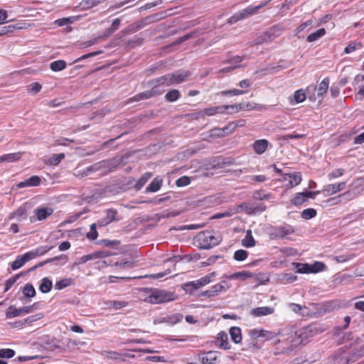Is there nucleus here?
<instances>
[{"instance_id": "obj_1", "label": "nucleus", "mask_w": 364, "mask_h": 364, "mask_svg": "<svg viewBox=\"0 0 364 364\" xmlns=\"http://www.w3.org/2000/svg\"><path fill=\"white\" fill-rule=\"evenodd\" d=\"M176 296L173 292L164 289H154L145 297L144 301L151 304H161L173 301Z\"/></svg>"}, {"instance_id": "obj_2", "label": "nucleus", "mask_w": 364, "mask_h": 364, "mask_svg": "<svg viewBox=\"0 0 364 364\" xmlns=\"http://www.w3.org/2000/svg\"><path fill=\"white\" fill-rule=\"evenodd\" d=\"M216 276L217 273L215 272H213L197 280L184 283L182 285V289L186 292L192 294L193 290L200 289V287H204L213 282Z\"/></svg>"}, {"instance_id": "obj_3", "label": "nucleus", "mask_w": 364, "mask_h": 364, "mask_svg": "<svg viewBox=\"0 0 364 364\" xmlns=\"http://www.w3.org/2000/svg\"><path fill=\"white\" fill-rule=\"evenodd\" d=\"M267 1L256 6H248L233 14L228 20L230 24H233L239 21L245 19L258 12V11L267 4Z\"/></svg>"}, {"instance_id": "obj_4", "label": "nucleus", "mask_w": 364, "mask_h": 364, "mask_svg": "<svg viewBox=\"0 0 364 364\" xmlns=\"http://www.w3.org/2000/svg\"><path fill=\"white\" fill-rule=\"evenodd\" d=\"M282 343L287 346L283 348V353H289L301 344L299 338L297 337L296 331H290L285 334L282 340H278L276 343Z\"/></svg>"}, {"instance_id": "obj_5", "label": "nucleus", "mask_w": 364, "mask_h": 364, "mask_svg": "<svg viewBox=\"0 0 364 364\" xmlns=\"http://www.w3.org/2000/svg\"><path fill=\"white\" fill-rule=\"evenodd\" d=\"M196 241L200 248L210 249L220 242V240L210 232H200L196 237Z\"/></svg>"}, {"instance_id": "obj_6", "label": "nucleus", "mask_w": 364, "mask_h": 364, "mask_svg": "<svg viewBox=\"0 0 364 364\" xmlns=\"http://www.w3.org/2000/svg\"><path fill=\"white\" fill-rule=\"evenodd\" d=\"M319 332V326L317 324H311L303 327L296 331L297 337L301 341V344L307 342L308 340Z\"/></svg>"}, {"instance_id": "obj_7", "label": "nucleus", "mask_w": 364, "mask_h": 364, "mask_svg": "<svg viewBox=\"0 0 364 364\" xmlns=\"http://www.w3.org/2000/svg\"><path fill=\"white\" fill-rule=\"evenodd\" d=\"M294 232V229L289 225H284L272 228L269 230V236L272 239H282Z\"/></svg>"}, {"instance_id": "obj_8", "label": "nucleus", "mask_w": 364, "mask_h": 364, "mask_svg": "<svg viewBox=\"0 0 364 364\" xmlns=\"http://www.w3.org/2000/svg\"><path fill=\"white\" fill-rule=\"evenodd\" d=\"M32 311L31 306H23L20 309H16L14 306H10L6 312V317L7 318H12L17 317L23 314H29Z\"/></svg>"}, {"instance_id": "obj_9", "label": "nucleus", "mask_w": 364, "mask_h": 364, "mask_svg": "<svg viewBox=\"0 0 364 364\" xmlns=\"http://www.w3.org/2000/svg\"><path fill=\"white\" fill-rule=\"evenodd\" d=\"M283 179L287 181L289 188L298 186L301 181V176L299 172H292L284 175Z\"/></svg>"}, {"instance_id": "obj_10", "label": "nucleus", "mask_w": 364, "mask_h": 364, "mask_svg": "<svg viewBox=\"0 0 364 364\" xmlns=\"http://www.w3.org/2000/svg\"><path fill=\"white\" fill-rule=\"evenodd\" d=\"M191 73L187 70H179L171 74V85H177L186 81L190 77Z\"/></svg>"}, {"instance_id": "obj_11", "label": "nucleus", "mask_w": 364, "mask_h": 364, "mask_svg": "<svg viewBox=\"0 0 364 364\" xmlns=\"http://www.w3.org/2000/svg\"><path fill=\"white\" fill-rule=\"evenodd\" d=\"M346 186V182H341L335 184H328L325 186L322 190L326 196L333 195L339 191L345 189Z\"/></svg>"}, {"instance_id": "obj_12", "label": "nucleus", "mask_w": 364, "mask_h": 364, "mask_svg": "<svg viewBox=\"0 0 364 364\" xmlns=\"http://www.w3.org/2000/svg\"><path fill=\"white\" fill-rule=\"evenodd\" d=\"M219 355V352L210 350L203 354L200 357V360L203 364H214L218 363Z\"/></svg>"}, {"instance_id": "obj_13", "label": "nucleus", "mask_w": 364, "mask_h": 364, "mask_svg": "<svg viewBox=\"0 0 364 364\" xmlns=\"http://www.w3.org/2000/svg\"><path fill=\"white\" fill-rule=\"evenodd\" d=\"M231 287V284L225 280L222 281L220 283L212 286L210 289L212 296H216L222 292L226 291Z\"/></svg>"}, {"instance_id": "obj_14", "label": "nucleus", "mask_w": 364, "mask_h": 364, "mask_svg": "<svg viewBox=\"0 0 364 364\" xmlns=\"http://www.w3.org/2000/svg\"><path fill=\"white\" fill-rule=\"evenodd\" d=\"M274 309L270 306H261L254 308L250 310V315L255 317H260L271 315L274 313Z\"/></svg>"}, {"instance_id": "obj_15", "label": "nucleus", "mask_w": 364, "mask_h": 364, "mask_svg": "<svg viewBox=\"0 0 364 364\" xmlns=\"http://www.w3.org/2000/svg\"><path fill=\"white\" fill-rule=\"evenodd\" d=\"M36 220L41 221L46 220L53 213V209L50 207H42L34 210Z\"/></svg>"}, {"instance_id": "obj_16", "label": "nucleus", "mask_w": 364, "mask_h": 364, "mask_svg": "<svg viewBox=\"0 0 364 364\" xmlns=\"http://www.w3.org/2000/svg\"><path fill=\"white\" fill-rule=\"evenodd\" d=\"M269 143L267 139L256 140L252 144V149L257 154H262L267 149Z\"/></svg>"}, {"instance_id": "obj_17", "label": "nucleus", "mask_w": 364, "mask_h": 364, "mask_svg": "<svg viewBox=\"0 0 364 364\" xmlns=\"http://www.w3.org/2000/svg\"><path fill=\"white\" fill-rule=\"evenodd\" d=\"M183 319V315L181 314H173V315H170V316H168L166 317H164L161 320H159V319H155L154 321V324H157V323H170V324H175V323H177L178 322H180L181 321H182Z\"/></svg>"}, {"instance_id": "obj_18", "label": "nucleus", "mask_w": 364, "mask_h": 364, "mask_svg": "<svg viewBox=\"0 0 364 364\" xmlns=\"http://www.w3.org/2000/svg\"><path fill=\"white\" fill-rule=\"evenodd\" d=\"M245 124V121L244 119H239L235 122H232L228 124L223 129L220 131L223 132L221 135H226L231 134L237 127H243Z\"/></svg>"}, {"instance_id": "obj_19", "label": "nucleus", "mask_w": 364, "mask_h": 364, "mask_svg": "<svg viewBox=\"0 0 364 364\" xmlns=\"http://www.w3.org/2000/svg\"><path fill=\"white\" fill-rule=\"evenodd\" d=\"M250 336L253 339H257L259 337H267L268 339L273 338V333L262 329H251L249 331Z\"/></svg>"}, {"instance_id": "obj_20", "label": "nucleus", "mask_w": 364, "mask_h": 364, "mask_svg": "<svg viewBox=\"0 0 364 364\" xmlns=\"http://www.w3.org/2000/svg\"><path fill=\"white\" fill-rule=\"evenodd\" d=\"M217 340L220 343L218 344L219 348L224 350H228L230 348V345L228 342V334L224 331H221L218 333Z\"/></svg>"}, {"instance_id": "obj_21", "label": "nucleus", "mask_w": 364, "mask_h": 364, "mask_svg": "<svg viewBox=\"0 0 364 364\" xmlns=\"http://www.w3.org/2000/svg\"><path fill=\"white\" fill-rule=\"evenodd\" d=\"M223 109L224 108H223L222 105L217 106V107H208V108H205V109L201 110L199 112V114L201 115L202 117H203V116H214L216 114H223Z\"/></svg>"}, {"instance_id": "obj_22", "label": "nucleus", "mask_w": 364, "mask_h": 364, "mask_svg": "<svg viewBox=\"0 0 364 364\" xmlns=\"http://www.w3.org/2000/svg\"><path fill=\"white\" fill-rule=\"evenodd\" d=\"M152 85H164V86H170L171 85V74H167L164 76H161L154 80L152 81Z\"/></svg>"}, {"instance_id": "obj_23", "label": "nucleus", "mask_w": 364, "mask_h": 364, "mask_svg": "<svg viewBox=\"0 0 364 364\" xmlns=\"http://www.w3.org/2000/svg\"><path fill=\"white\" fill-rule=\"evenodd\" d=\"M252 276L253 274L251 272L247 271H242L227 276L226 278H228L229 279H240L244 281L252 277Z\"/></svg>"}, {"instance_id": "obj_24", "label": "nucleus", "mask_w": 364, "mask_h": 364, "mask_svg": "<svg viewBox=\"0 0 364 364\" xmlns=\"http://www.w3.org/2000/svg\"><path fill=\"white\" fill-rule=\"evenodd\" d=\"M288 307L291 311L301 316H305L309 314L308 309L306 306H302L297 304H289Z\"/></svg>"}, {"instance_id": "obj_25", "label": "nucleus", "mask_w": 364, "mask_h": 364, "mask_svg": "<svg viewBox=\"0 0 364 364\" xmlns=\"http://www.w3.org/2000/svg\"><path fill=\"white\" fill-rule=\"evenodd\" d=\"M306 95L304 90L302 89H300V90H296L294 92L292 98L289 97V99L290 103L291 105H293V102H292L293 100L294 101L295 103L298 104V103L303 102L306 100Z\"/></svg>"}, {"instance_id": "obj_26", "label": "nucleus", "mask_w": 364, "mask_h": 364, "mask_svg": "<svg viewBox=\"0 0 364 364\" xmlns=\"http://www.w3.org/2000/svg\"><path fill=\"white\" fill-rule=\"evenodd\" d=\"M329 80L328 78H324L319 84L317 88V96L318 97H323V95L327 92L328 89Z\"/></svg>"}, {"instance_id": "obj_27", "label": "nucleus", "mask_w": 364, "mask_h": 364, "mask_svg": "<svg viewBox=\"0 0 364 364\" xmlns=\"http://www.w3.org/2000/svg\"><path fill=\"white\" fill-rule=\"evenodd\" d=\"M53 282L47 277H44L41 280L39 289L42 293H48L51 290Z\"/></svg>"}, {"instance_id": "obj_28", "label": "nucleus", "mask_w": 364, "mask_h": 364, "mask_svg": "<svg viewBox=\"0 0 364 364\" xmlns=\"http://www.w3.org/2000/svg\"><path fill=\"white\" fill-rule=\"evenodd\" d=\"M21 157L20 152L11 153L0 156L1 161L14 162L19 160Z\"/></svg>"}, {"instance_id": "obj_29", "label": "nucleus", "mask_w": 364, "mask_h": 364, "mask_svg": "<svg viewBox=\"0 0 364 364\" xmlns=\"http://www.w3.org/2000/svg\"><path fill=\"white\" fill-rule=\"evenodd\" d=\"M326 34V30L324 28H320L316 32L311 33L309 34L307 38L306 41L309 43L314 42L317 40H318L320 38L323 37Z\"/></svg>"}, {"instance_id": "obj_30", "label": "nucleus", "mask_w": 364, "mask_h": 364, "mask_svg": "<svg viewBox=\"0 0 364 364\" xmlns=\"http://www.w3.org/2000/svg\"><path fill=\"white\" fill-rule=\"evenodd\" d=\"M230 335L232 340L235 343H238L242 340L241 330L238 327H232L230 328Z\"/></svg>"}, {"instance_id": "obj_31", "label": "nucleus", "mask_w": 364, "mask_h": 364, "mask_svg": "<svg viewBox=\"0 0 364 364\" xmlns=\"http://www.w3.org/2000/svg\"><path fill=\"white\" fill-rule=\"evenodd\" d=\"M255 241L252 235L250 230H248L246 233L245 238L242 240V245L245 247H252L255 246Z\"/></svg>"}, {"instance_id": "obj_32", "label": "nucleus", "mask_w": 364, "mask_h": 364, "mask_svg": "<svg viewBox=\"0 0 364 364\" xmlns=\"http://www.w3.org/2000/svg\"><path fill=\"white\" fill-rule=\"evenodd\" d=\"M162 184V180L157 178H154L151 183L146 187V191L148 192H156L158 191Z\"/></svg>"}, {"instance_id": "obj_33", "label": "nucleus", "mask_w": 364, "mask_h": 364, "mask_svg": "<svg viewBox=\"0 0 364 364\" xmlns=\"http://www.w3.org/2000/svg\"><path fill=\"white\" fill-rule=\"evenodd\" d=\"M66 67V63L63 60L53 61L50 63V68L53 71L58 72L64 70Z\"/></svg>"}, {"instance_id": "obj_34", "label": "nucleus", "mask_w": 364, "mask_h": 364, "mask_svg": "<svg viewBox=\"0 0 364 364\" xmlns=\"http://www.w3.org/2000/svg\"><path fill=\"white\" fill-rule=\"evenodd\" d=\"M128 303L125 301H109L107 303V306L109 308H113L114 309H121L126 307Z\"/></svg>"}, {"instance_id": "obj_35", "label": "nucleus", "mask_w": 364, "mask_h": 364, "mask_svg": "<svg viewBox=\"0 0 364 364\" xmlns=\"http://www.w3.org/2000/svg\"><path fill=\"white\" fill-rule=\"evenodd\" d=\"M253 198L255 200H270L272 199L273 197L270 193H265L263 191H256L253 193Z\"/></svg>"}, {"instance_id": "obj_36", "label": "nucleus", "mask_w": 364, "mask_h": 364, "mask_svg": "<svg viewBox=\"0 0 364 364\" xmlns=\"http://www.w3.org/2000/svg\"><path fill=\"white\" fill-rule=\"evenodd\" d=\"M22 291L24 296L28 298H32L36 295V290L31 284H26L23 288Z\"/></svg>"}, {"instance_id": "obj_37", "label": "nucleus", "mask_w": 364, "mask_h": 364, "mask_svg": "<svg viewBox=\"0 0 364 364\" xmlns=\"http://www.w3.org/2000/svg\"><path fill=\"white\" fill-rule=\"evenodd\" d=\"M65 158L64 154H53L48 159V164L57 166Z\"/></svg>"}, {"instance_id": "obj_38", "label": "nucleus", "mask_w": 364, "mask_h": 364, "mask_svg": "<svg viewBox=\"0 0 364 364\" xmlns=\"http://www.w3.org/2000/svg\"><path fill=\"white\" fill-rule=\"evenodd\" d=\"M72 284V279L70 278H65L60 279L55 284V288L58 290H61L67 287Z\"/></svg>"}, {"instance_id": "obj_39", "label": "nucleus", "mask_w": 364, "mask_h": 364, "mask_svg": "<svg viewBox=\"0 0 364 364\" xmlns=\"http://www.w3.org/2000/svg\"><path fill=\"white\" fill-rule=\"evenodd\" d=\"M180 97V92L178 90H171L166 94V99L168 102H175Z\"/></svg>"}, {"instance_id": "obj_40", "label": "nucleus", "mask_w": 364, "mask_h": 364, "mask_svg": "<svg viewBox=\"0 0 364 364\" xmlns=\"http://www.w3.org/2000/svg\"><path fill=\"white\" fill-rule=\"evenodd\" d=\"M120 22L121 21L119 18H115L113 21L111 27L106 30L105 36H108L114 31H116L119 27Z\"/></svg>"}, {"instance_id": "obj_41", "label": "nucleus", "mask_w": 364, "mask_h": 364, "mask_svg": "<svg viewBox=\"0 0 364 364\" xmlns=\"http://www.w3.org/2000/svg\"><path fill=\"white\" fill-rule=\"evenodd\" d=\"M296 268V272L301 274H308L311 273L310 272V265L308 264H300V263H294Z\"/></svg>"}, {"instance_id": "obj_42", "label": "nucleus", "mask_w": 364, "mask_h": 364, "mask_svg": "<svg viewBox=\"0 0 364 364\" xmlns=\"http://www.w3.org/2000/svg\"><path fill=\"white\" fill-rule=\"evenodd\" d=\"M309 265H310L311 273H317V272H321L326 267L325 264L321 262H316L313 264H309Z\"/></svg>"}, {"instance_id": "obj_43", "label": "nucleus", "mask_w": 364, "mask_h": 364, "mask_svg": "<svg viewBox=\"0 0 364 364\" xmlns=\"http://www.w3.org/2000/svg\"><path fill=\"white\" fill-rule=\"evenodd\" d=\"M316 211L314 208H307L301 212V217L305 220H309L315 217Z\"/></svg>"}, {"instance_id": "obj_44", "label": "nucleus", "mask_w": 364, "mask_h": 364, "mask_svg": "<svg viewBox=\"0 0 364 364\" xmlns=\"http://www.w3.org/2000/svg\"><path fill=\"white\" fill-rule=\"evenodd\" d=\"M105 217L110 223L119 220V218H117V212L114 209L107 210Z\"/></svg>"}, {"instance_id": "obj_45", "label": "nucleus", "mask_w": 364, "mask_h": 364, "mask_svg": "<svg viewBox=\"0 0 364 364\" xmlns=\"http://www.w3.org/2000/svg\"><path fill=\"white\" fill-rule=\"evenodd\" d=\"M362 48V45L360 43L353 42L348 45L344 50V52L346 54H349L355 51V50L360 49Z\"/></svg>"}, {"instance_id": "obj_46", "label": "nucleus", "mask_w": 364, "mask_h": 364, "mask_svg": "<svg viewBox=\"0 0 364 364\" xmlns=\"http://www.w3.org/2000/svg\"><path fill=\"white\" fill-rule=\"evenodd\" d=\"M97 225L96 223H92L90 225V231L87 233V237L91 240L97 239L98 236L97 231L96 230Z\"/></svg>"}, {"instance_id": "obj_47", "label": "nucleus", "mask_w": 364, "mask_h": 364, "mask_svg": "<svg viewBox=\"0 0 364 364\" xmlns=\"http://www.w3.org/2000/svg\"><path fill=\"white\" fill-rule=\"evenodd\" d=\"M100 255L98 252H93L87 255H84L79 259V264H84L90 260L98 258Z\"/></svg>"}, {"instance_id": "obj_48", "label": "nucleus", "mask_w": 364, "mask_h": 364, "mask_svg": "<svg viewBox=\"0 0 364 364\" xmlns=\"http://www.w3.org/2000/svg\"><path fill=\"white\" fill-rule=\"evenodd\" d=\"M241 61H242V58L240 56H237L230 60V63L232 64V66L224 68L223 69H222L221 71L223 73L228 72V71L238 67L237 64L239 63H240Z\"/></svg>"}, {"instance_id": "obj_49", "label": "nucleus", "mask_w": 364, "mask_h": 364, "mask_svg": "<svg viewBox=\"0 0 364 364\" xmlns=\"http://www.w3.org/2000/svg\"><path fill=\"white\" fill-rule=\"evenodd\" d=\"M15 351L10 348L0 349V358H11L14 356Z\"/></svg>"}, {"instance_id": "obj_50", "label": "nucleus", "mask_w": 364, "mask_h": 364, "mask_svg": "<svg viewBox=\"0 0 364 364\" xmlns=\"http://www.w3.org/2000/svg\"><path fill=\"white\" fill-rule=\"evenodd\" d=\"M306 200L305 195L304 192L298 193L295 195L291 202L295 205H299Z\"/></svg>"}, {"instance_id": "obj_51", "label": "nucleus", "mask_w": 364, "mask_h": 364, "mask_svg": "<svg viewBox=\"0 0 364 364\" xmlns=\"http://www.w3.org/2000/svg\"><path fill=\"white\" fill-rule=\"evenodd\" d=\"M151 177V173H145L140 178V179L138 181V182L136 185L137 189L141 188L144 186V185L150 179Z\"/></svg>"}, {"instance_id": "obj_52", "label": "nucleus", "mask_w": 364, "mask_h": 364, "mask_svg": "<svg viewBox=\"0 0 364 364\" xmlns=\"http://www.w3.org/2000/svg\"><path fill=\"white\" fill-rule=\"evenodd\" d=\"M26 262H24L21 255H18L16 259L11 263V269L14 270L18 269L23 266Z\"/></svg>"}, {"instance_id": "obj_53", "label": "nucleus", "mask_w": 364, "mask_h": 364, "mask_svg": "<svg viewBox=\"0 0 364 364\" xmlns=\"http://www.w3.org/2000/svg\"><path fill=\"white\" fill-rule=\"evenodd\" d=\"M248 253L244 250H238L234 253V259L237 261H243L247 257Z\"/></svg>"}, {"instance_id": "obj_54", "label": "nucleus", "mask_w": 364, "mask_h": 364, "mask_svg": "<svg viewBox=\"0 0 364 364\" xmlns=\"http://www.w3.org/2000/svg\"><path fill=\"white\" fill-rule=\"evenodd\" d=\"M248 210L250 213L259 214L264 212L266 210V206L264 204H259L256 207L250 206Z\"/></svg>"}, {"instance_id": "obj_55", "label": "nucleus", "mask_w": 364, "mask_h": 364, "mask_svg": "<svg viewBox=\"0 0 364 364\" xmlns=\"http://www.w3.org/2000/svg\"><path fill=\"white\" fill-rule=\"evenodd\" d=\"M155 92L154 91H146L144 92H141L136 96L134 97V100H141L143 99H148L151 97V96L154 95Z\"/></svg>"}, {"instance_id": "obj_56", "label": "nucleus", "mask_w": 364, "mask_h": 364, "mask_svg": "<svg viewBox=\"0 0 364 364\" xmlns=\"http://www.w3.org/2000/svg\"><path fill=\"white\" fill-rule=\"evenodd\" d=\"M190 182V178L184 176L177 179L176 181V184L178 187H183L188 185Z\"/></svg>"}, {"instance_id": "obj_57", "label": "nucleus", "mask_w": 364, "mask_h": 364, "mask_svg": "<svg viewBox=\"0 0 364 364\" xmlns=\"http://www.w3.org/2000/svg\"><path fill=\"white\" fill-rule=\"evenodd\" d=\"M19 277H20L19 274H16L11 278H9L8 280H6V282L5 283L4 291H7L9 289H11V287L14 285V284L19 278Z\"/></svg>"}, {"instance_id": "obj_58", "label": "nucleus", "mask_w": 364, "mask_h": 364, "mask_svg": "<svg viewBox=\"0 0 364 364\" xmlns=\"http://www.w3.org/2000/svg\"><path fill=\"white\" fill-rule=\"evenodd\" d=\"M344 174V170L342 168H337L332 172H331L328 175V178L329 180H332L333 178H338L342 176Z\"/></svg>"}, {"instance_id": "obj_59", "label": "nucleus", "mask_w": 364, "mask_h": 364, "mask_svg": "<svg viewBox=\"0 0 364 364\" xmlns=\"http://www.w3.org/2000/svg\"><path fill=\"white\" fill-rule=\"evenodd\" d=\"M325 311H331L338 308L336 301H328L323 304Z\"/></svg>"}, {"instance_id": "obj_60", "label": "nucleus", "mask_w": 364, "mask_h": 364, "mask_svg": "<svg viewBox=\"0 0 364 364\" xmlns=\"http://www.w3.org/2000/svg\"><path fill=\"white\" fill-rule=\"evenodd\" d=\"M20 28H21V27L18 26L17 25H9V26L2 27L1 29V31L3 35H5L8 33L13 31L15 29H20Z\"/></svg>"}, {"instance_id": "obj_61", "label": "nucleus", "mask_w": 364, "mask_h": 364, "mask_svg": "<svg viewBox=\"0 0 364 364\" xmlns=\"http://www.w3.org/2000/svg\"><path fill=\"white\" fill-rule=\"evenodd\" d=\"M52 247H48V246H41L36 248L35 250L36 255L37 257L43 255L46 252H48L49 250H50Z\"/></svg>"}, {"instance_id": "obj_62", "label": "nucleus", "mask_w": 364, "mask_h": 364, "mask_svg": "<svg viewBox=\"0 0 364 364\" xmlns=\"http://www.w3.org/2000/svg\"><path fill=\"white\" fill-rule=\"evenodd\" d=\"M24 262H28L34 258H36L37 257V255H36V252L35 250H32V251H30V252H28L23 255H21Z\"/></svg>"}, {"instance_id": "obj_63", "label": "nucleus", "mask_w": 364, "mask_h": 364, "mask_svg": "<svg viewBox=\"0 0 364 364\" xmlns=\"http://www.w3.org/2000/svg\"><path fill=\"white\" fill-rule=\"evenodd\" d=\"M24 262H28L34 258H36L37 257V255H36V252L35 250H32V251H30V252H28L23 255H21Z\"/></svg>"}, {"instance_id": "obj_64", "label": "nucleus", "mask_w": 364, "mask_h": 364, "mask_svg": "<svg viewBox=\"0 0 364 364\" xmlns=\"http://www.w3.org/2000/svg\"><path fill=\"white\" fill-rule=\"evenodd\" d=\"M30 186H37L41 183V178L38 176H33L28 179Z\"/></svg>"}]
</instances>
